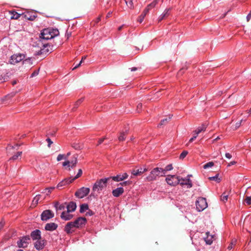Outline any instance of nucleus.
<instances>
[{"label":"nucleus","instance_id":"1","mask_svg":"<svg viewBox=\"0 0 251 251\" xmlns=\"http://www.w3.org/2000/svg\"><path fill=\"white\" fill-rule=\"evenodd\" d=\"M59 32L57 29L47 28L43 30L40 38L45 40H50L57 36Z\"/></svg>","mask_w":251,"mask_h":251},{"label":"nucleus","instance_id":"2","mask_svg":"<svg viewBox=\"0 0 251 251\" xmlns=\"http://www.w3.org/2000/svg\"><path fill=\"white\" fill-rule=\"evenodd\" d=\"M164 175V170H163L162 168L156 167L150 172L146 179L148 181H151L155 180L157 177L163 176Z\"/></svg>","mask_w":251,"mask_h":251},{"label":"nucleus","instance_id":"3","mask_svg":"<svg viewBox=\"0 0 251 251\" xmlns=\"http://www.w3.org/2000/svg\"><path fill=\"white\" fill-rule=\"evenodd\" d=\"M109 179L110 177H107L98 180L93 186V191L100 193L104 188L106 187L107 182Z\"/></svg>","mask_w":251,"mask_h":251},{"label":"nucleus","instance_id":"4","mask_svg":"<svg viewBox=\"0 0 251 251\" xmlns=\"http://www.w3.org/2000/svg\"><path fill=\"white\" fill-rule=\"evenodd\" d=\"M196 206L197 210L202 211L207 207V203L205 198L200 197L196 201Z\"/></svg>","mask_w":251,"mask_h":251},{"label":"nucleus","instance_id":"5","mask_svg":"<svg viewBox=\"0 0 251 251\" xmlns=\"http://www.w3.org/2000/svg\"><path fill=\"white\" fill-rule=\"evenodd\" d=\"M90 191L89 188L82 187L75 192V196L79 199H82L89 193Z\"/></svg>","mask_w":251,"mask_h":251},{"label":"nucleus","instance_id":"6","mask_svg":"<svg viewBox=\"0 0 251 251\" xmlns=\"http://www.w3.org/2000/svg\"><path fill=\"white\" fill-rule=\"evenodd\" d=\"M167 183L172 186H176L179 183V177L176 175H168L166 178Z\"/></svg>","mask_w":251,"mask_h":251},{"label":"nucleus","instance_id":"7","mask_svg":"<svg viewBox=\"0 0 251 251\" xmlns=\"http://www.w3.org/2000/svg\"><path fill=\"white\" fill-rule=\"evenodd\" d=\"M25 57L24 54H15L11 56L9 62L10 64L15 65L23 60Z\"/></svg>","mask_w":251,"mask_h":251},{"label":"nucleus","instance_id":"8","mask_svg":"<svg viewBox=\"0 0 251 251\" xmlns=\"http://www.w3.org/2000/svg\"><path fill=\"white\" fill-rule=\"evenodd\" d=\"M77 157L74 156L71 160H66L63 163V166H67V168L70 171L71 168L75 167L77 164Z\"/></svg>","mask_w":251,"mask_h":251},{"label":"nucleus","instance_id":"9","mask_svg":"<svg viewBox=\"0 0 251 251\" xmlns=\"http://www.w3.org/2000/svg\"><path fill=\"white\" fill-rule=\"evenodd\" d=\"M30 240L29 236H26L23 237L20 240L18 241L17 245L19 248H25L27 246Z\"/></svg>","mask_w":251,"mask_h":251},{"label":"nucleus","instance_id":"10","mask_svg":"<svg viewBox=\"0 0 251 251\" xmlns=\"http://www.w3.org/2000/svg\"><path fill=\"white\" fill-rule=\"evenodd\" d=\"M181 186H186L187 188H190L193 184L191 180L189 178H182L179 177V183Z\"/></svg>","mask_w":251,"mask_h":251},{"label":"nucleus","instance_id":"11","mask_svg":"<svg viewBox=\"0 0 251 251\" xmlns=\"http://www.w3.org/2000/svg\"><path fill=\"white\" fill-rule=\"evenodd\" d=\"M54 216V213L50 210L44 211L41 214L42 221H47Z\"/></svg>","mask_w":251,"mask_h":251},{"label":"nucleus","instance_id":"12","mask_svg":"<svg viewBox=\"0 0 251 251\" xmlns=\"http://www.w3.org/2000/svg\"><path fill=\"white\" fill-rule=\"evenodd\" d=\"M128 176V175L127 173H125L124 174H120L117 175L116 176H114L112 177H110V178H112L114 181L119 182L121 181H123L126 179Z\"/></svg>","mask_w":251,"mask_h":251},{"label":"nucleus","instance_id":"13","mask_svg":"<svg viewBox=\"0 0 251 251\" xmlns=\"http://www.w3.org/2000/svg\"><path fill=\"white\" fill-rule=\"evenodd\" d=\"M86 220L85 218L79 217L73 222L75 228H79L84 225Z\"/></svg>","mask_w":251,"mask_h":251},{"label":"nucleus","instance_id":"14","mask_svg":"<svg viewBox=\"0 0 251 251\" xmlns=\"http://www.w3.org/2000/svg\"><path fill=\"white\" fill-rule=\"evenodd\" d=\"M74 179H72V177L65 178L57 184V187L58 188H62V187L72 183Z\"/></svg>","mask_w":251,"mask_h":251},{"label":"nucleus","instance_id":"15","mask_svg":"<svg viewBox=\"0 0 251 251\" xmlns=\"http://www.w3.org/2000/svg\"><path fill=\"white\" fill-rule=\"evenodd\" d=\"M75 228L73 222H69L65 227V231L68 234L72 233L74 231V228Z\"/></svg>","mask_w":251,"mask_h":251},{"label":"nucleus","instance_id":"16","mask_svg":"<svg viewBox=\"0 0 251 251\" xmlns=\"http://www.w3.org/2000/svg\"><path fill=\"white\" fill-rule=\"evenodd\" d=\"M31 237L33 240H40L41 239V231L36 229L31 233Z\"/></svg>","mask_w":251,"mask_h":251},{"label":"nucleus","instance_id":"17","mask_svg":"<svg viewBox=\"0 0 251 251\" xmlns=\"http://www.w3.org/2000/svg\"><path fill=\"white\" fill-rule=\"evenodd\" d=\"M70 212L63 211L61 215V218L65 221H68L71 220L73 218V215L70 214Z\"/></svg>","mask_w":251,"mask_h":251},{"label":"nucleus","instance_id":"18","mask_svg":"<svg viewBox=\"0 0 251 251\" xmlns=\"http://www.w3.org/2000/svg\"><path fill=\"white\" fill-rule=\"evenodd\" d=\"M57 225L54 223H50L46 225L45 228L46 230L53 231L55 230L57 227Z\"/></svg>","mask_w":251,"mask_h":251},{"label":"nucleus","instance_id":"19","mask_svg":"<svg viewBox=\"0 0 251 251\" xmlns=\"http://www.w3.org/2000/svg\"><path fill=\"white\" fill-rule=\"evenodd\" d=\"M124 192L123 187H118L112 191V195L115 197H118Z\"/></svg>","mask_w":251,"mask_h":251},{"label":"nucleus","instance_id":"20","mask_svg":"<svg viewBox=\"0 0 251 251\" xmlns=\"http://www.w3.org/2000/svg\"><path fill=\"white\" fill-rule=\"evenodd\" d=\"M147 171H148V169L146 168H141L137 170H133L131 172V173L134 176H138V175H140L142 174L143 173H144V172H145Z\"/></svg>","mask_w":251,"mask_h":251},{"label":"nucleus","instance_id":"21","mask_svg":"<svg viewBox=\"0 0 251 251\" xmlns=\"http://www.w3.org/2000/svg\"><path fill=\"white\" fill-rule=\"evenodd\" d=\"M207 125L206 124H203L201 126H199L194 131V133H195L196 134L198 135L201 132L205 131L206 128H207Z\"/></svg>","mask_w":251,"mask_h":251},{"label":"nucleus","instance_id":"22","mask_svg":"<svg viewBox=\"0 0 251 251\" xmlns=\"http://www.w3.org/2000/svg\"><path fill=\"white\" fill-rule=\"evenodd\" d=\"M44 246V241H41L37 240V241L34 244L35 248L38 250H40L43 249Z\"/></svg>","mask_w":251,"mask_h":251},{"label":"nucleus","instance_id":"23","mask_svg":"<svg viewBox=\"0 0 251 251\" xmlns=\"http://www.w3.org/2000/svg\"><path fill=\"white\" fill-rule=\"evenodd\" d=\"M76 207L75 203L74 202H70L67 206V211L68 212H73L75 211Z\"/></svg>","mask_w":251,"mask_h":251},{"label":"nucleus","instance_id":"24","mask_svg":"<svg viewBox=\"0 0 251 251\" xmlns=\"http://www.w3.org/2000/svg\"><path fill=\"white\" fill-rule=\"evenodd\" d=\"M170 10V9H166L163 13L159 17L158 20V21L160 22L162 21L164 18L167 17L170 14L169 11Z\"/></svg>","mask_w":251,"mask_h":251},{"label":"nucleus","instance_id":"25","mask_svg":"<svg viewBox=\"0 0 251 251\" xmlns=\"http://www.w3.org/2000/svg\"><path fill=\"white\" fill-rule=\"evenodd\" d=\"M213 236L209 235L208 233H206V237L204 238L206 243L208 245H211L213 242Z\"/></svg>","mask_w":251,"mask_h":251},{"label":"nucleus","instance_id":"26","mask_svg":"<svg viewBox=\"0 0 251 251\" xmlns=\"http://www.w3.org/2000/svg\"><path fill=\"white\" fill-rule=\"evenodd\" d=\"M40 198H41V195H39L36 196L34 198V199L32 201V204H31L32 206H33V207L35 206L38 204V201L40 200Z\"/></svg>","mask_w":251,"mask_h":251},{"label":"nucleus","instance_id":"27","mask_svg":"<svg viewBox=\"0 0 251 251\" xmlns=\"http://www.w3.org/2000/svg\"><path fill=\"white\" fill-rule=\"evenodd\" d=\"M25 17L27 20L33 21L36 18V16L35 15H31L29 13H27L25 14Z\"/></svg>","mask_w":251,"mask_h":251},{"label":"nucleus","instance_id":"28","mask_svg":"<svg viewBox=\"0 0 251 251\" xmlns=\"http://www.w3.org/2000/svg\"><path fill=\"white\" fill-rule=\"evenodd\" d=\"M88 205L87 204H82L80 205V212L83 213L88 209Z\"/></svg>","mask_w":251,"mask_h":251},{"label":"nucleus","instance_id":"29","mask_svg":"<svg viewBox=\"0 0 251 251\" xmlns=\"http://www.w3.org/2000/svg\"><path fill=\"white\" fill-rule=\"evenodd\" d=\"M32 60L31 58H28L27 59H25L23 61V64L25 65L31 66L32 64Z\"/></svg>","mask_w":251,"mask_h":251},{"label":"nucleus","instance_id":"30","mask_svg":"<svg viewBox=\"0 0 251 251\" xmlns=\"http://www.w3.org/2000/svg\"><path fill=\"white\" fill-rule=\"evenodd\" d=\"M55 207L56 210H62L65 209V205L64 204H60L58 202L55 204Z\"/></svg>","mask_w":251,"mask_h":251},{"label":"nucleus","instance_id":"31","mask_svg":"<svg viewBox=\"0 0 251 251\" xmlns=\"http://www.w3.org/2000/svg\"><path fill=\"white\" fill-rule=\"evenodd\" d=\"M159 1V0H154L151 3L148 5V6L151 9L156 6Z\"/></svg>","mask_w":251,"mask_h":251},{"label":"nucleus","instance_id":"32","mask_svg":"<svg viewBox=\"0 0 251 251\" xmlns=\"http://www.w3.org/2000/svg\"><path fill=\"white\" fill-rule=\"evenodd\" d=\"M218 174H217L216 176H211L209 177V179L212 181H215L217 182H219L220 181V179L218 177Z\"/></svg>","mask_w":251,"mask_h":251},{"label":"nucleus","instance_id":"33","mask_svg":"<svg viewBox=\"0 0 251 251\" xmlns=\"http://www.w3.org/2000/svg\"><path fill=\"white\" fill-rule=\"evenodd\" d=\"M22 154V151H18L15 155H13L10 158V160H15L18 159L19 156H21Z\"/></svg>","mask_w":251,"mask_h":251},{"label":"nucleus","instance_id":"34","mask_svg":"<svg viewBox=\"0 0 251 251\" xmlns=\"http://www.w3.org/2000/svg\"><path fill=\"white\" fill-rule=\"evenodd\" d=\"M126 5L130 8L133 7V3L132 0H125Z\"/></svg>","mask_w":251,"mask_h":251},{"label":"nucleus","instance_id":"35","mask_svg":"<svg viewBox=\"0 0 251 251\" xmlns=\"http://www.w3.org/2000/svg\"><path fill=\"white\" fill-rule=\"evenodd\" d=\"M228 198V195L226 194V193H224L221 196V201H222L223 202H225L227 201Z\"/></svg>","mask_w":251,"mask_h":251},{"label":"nucleus","instance_id":"36","mask_svg":"<svg viewBox=\"0 0 251 251\" xmlns=\"http://www.w3.org/2000/svg\"><path fill=\"white\" fill-rule=\"evenodd\" d=\"M11 13L13 15L11 17V19H18L21 15L20 14L14 11L12 12Z\"/></svg>","mask_w":251,"mask_h":251},{"label":"nucleus","instance_id":"37","mask_svg":"<svg viewBox=\"0 0 251 251\" xmlns=\"http://www.w3.org/2000/svg\"><path fill=\"white\" fill-rule=\"evenodd\" d=\"M173 169L172 164H169L166 166L165 169H163V170H164V175L166 173L167 171H171Z\"/></svg>","mask_w":251,"mask_h":251},{"label":"nucleus","instance_id":"38","mask_svg":"<svg viewBox=\"0 0 251 251\" xmlns=\"http://www.w3.org/2000/svg\"><path fill=\"white\" fill-rule=\"evenodd\" d=\"M171 117H172V116L169 115L168 119L166 118V119L162 120L158 126H161L165 124L166 123H167L168 122V121L171 119Z\"/></svg>","mask_w":251,"mask_h":251},{"label":"nucleus","instance_id":"39","mask_svg":"<svg viewBox=\"0 0 251 251\" xmlns=\"http://www.w3.org/2000/svg\"><path fill=\"white\" fill-rule=\"evenodd\" d=\"M213 165H214V163L212 162H209L207 163L206 164H205V165H204L203 168L205 169H206L212 167V166H213Z\"/></svg>","mask_w":251,"mask_h":251},{"label":"nucleus","instance_id":"40","mask_svg":"<svg viewBox=\"0 0 251 251\" xmlns=\"http://www.w3.org/2000/svg\"><path fill=\"white\" fill-rule=\"evenodd\" d=\"M82 171L81 169H79L78 171V173L77 174H76V175L74 177H72V179H74V180H75V179L78 178V177H79L80 176H81L82 175Z\"/></svg>","mask_w":251,"mask_h":251},{"label":"nucleus","instance_id":"41","mask_svg":"<svg viewBox=\"0 0 251 251\" xmlns=\"http://www.w3.org/2000/svg\"><path fill=\"white\" fill-rule=\"evenodd\" d=\"M146 15H147L146 14L143 12V13L140 16V17L138 20V22L140 23H141L143 21V20L145 18V17L146 16Z\"/></svg>","mask_w":251,"mask_h":251},{"label":"nucleus","instance_id":"42","mask_svg":"<svg viewBox=\"0 0 251 251\" xmlns=\"http://www.w3.org/2000/svg\"><path fill=\"white\" fill-rule=\"evenodd\" d=\"M187 154H188V151H184L180 154V155L179 156V158L181 159H183V158H184L186 157V156L187 155Z\"/></svg>","mask_w":251,"mask_h":251},{"label":"nucleus","instance_id":"43","mask_svg":"<svg viewBox=\"0 0 251 251\" xmlns=\"http://www.w3.org/2000/svg\"><path fill=\"white\" fill-rule=\"evenodd\" d=\"M236 242V240L235 239H233L231 241V242L230 245L228 247L227 249L228 250L232 249L233 248V247H234V246L235 245Z\"/></svg>","mask_w":251,"mask_h":251},{"label":"nucleus","instance_id":"44","mask_svg":"<svg viewBox=\"0 0 251 251\" xmlns=\"http://www.w3.org/2000/svg\"><path fill=\"white\" fill-rule=\"evenodd\" d=\"M245 202L248 204H251V196L250 197H247L245 200Z\"/></svg>","mask_w":251,"mask_h":251},{"label":"nucleus","instance_id":"45","mask_svg":"<svg viewBox=\"0 0 251 251\" xmlns=\"http://www.w3.org/2000/svg\"><path fill=\"white\" fill-rule=\"evenodd\" d=\"M125 139V133L124 132H122L121 133L119 137V140L120 141H122L124 140Z\"/></svg>","mask_w":251,"mask_h":251},{"label":"nucleus","instance_id":"46","mask_svg":"<svg viewBox=\"0 0 251 251\" xmlns=\"http://www.w3.org/2000/svg\"><path fill=\"white\" fill-rule=\"evenodd\" d=\"M83 101V99H80L78 100L75 104L74 108H76L78 106V105Z\"/></svg>","mask_w":251,"mask_h":251},{"label":"nucleus","instance_id":"47","mask_svg":"<svg viewBox=\"0 0 251 251\" xmlns=\"http://www.w3.org/2000/svg\"><path fill=\"white\" fill-rule=\"evenodd\" d=\"M54 187H50V188H47L45 189V193H46L47 195L49 194V193H50L51 191L54 189Z\"/></svg>","mask_w":251,"mask_h":251},{"label":"nucleus","instance_id":"48","mask_svg":"<svg viewBox=\"0 0 251 251\" xmlns=\"http://www.w3.org/2000/svg\"><path fill=\"white\" fill-rule=\"evenodd\" d=\"M63 158H65L64 155L63 154H60L57 156V160L59 161Z\"/></svg>","mask_w":251,"mask_h":251},{"label":"nucleus","instance_id":"49","mask_svg":"<svg viewBox=\"0 0 251 251\" xmlns=\"http://www.w3.org/2000/svg\"><path fill=\"white\" fill-rule=\"evenodd\" d=\"M39 74V70H35L33 72V73L31 75L30 77H33L35 76H37Z\"/></svg>","mask_w":251,"mask_h":251},{"label":"nucleus","instance_id":"50","mask_svg":"<svg viewBox=\"0 0 251 251\" xmlns=\"http://www.w3.org/2000/svg\"><path fill=\"white\" fill-rule=\"evenodd\" d=\"M46 141L47 142H48V147L49 148H50V146H51V145L53 143V142L51 141V140H50V138H48L47 139H46Z\"/></svg>","mask_w":251,"mask_h":251},{"label":"nucleus","instance_id":"51","mask_svg":"<svg viewBox=\"0 0 251 251\" xmlns=\"http://www.w3.org/2000/svg\"><path fill=\"white\" fill-rule=\"evenodd\" d=\"M198 135H197L195 133H194V135L193 136V137H192L189 141V143H191L195 139H196V138L197 137Z\"/></svg>","mask_w":251,"mask_h":251},{"label":"nucleus","instance_id":"52","mask_svg":"<svg viewBox=\"0 0 251 251\" xmlns=\"http://www.w3.org/2000/svg\"><path fill=\"white\" fill-rule=\"evenodd\" d=\"M225 156H226V157L228 159H230L232 157L231 154L229 153H226L225 154Z\"/></svg>","mask_w":251,"mask_h":251},{"label":"nucleus","instance_id":"53","mask_svg":"<svg viewBox=\"0 0 251 251\" xmlns=\"http://www.w3.org/2000/svg\"><path fill=\"white\" fill-rule=\"evenodd\" d=\"M251 18V10L250 12L248 14V15L247 16V20L248 22L250 21V20Z\"/></svg>","mask_w":251,"mask_h":251},{"label":"nucleus","instance_id":"54","mask_svg":"<svg viewBox=\"0 0 251 251\" xmlns=\"http://www.w3.org/2000/svg\"><path fill=\"white\" fill-rule=\"evenodd\" d=\"M236 163V162L235 161H231L230 163H228L227 165V167H230L232 165H235Z\"/></svg>","mask_w":251,"mask_h":251},{"label":"nucleus","instance_id":"55","mask_svg":"<svg viewBox=\"0 0 251 251\" xmlns=\"http://www.w3.org/2000/svg\"><path fill=\"white\" fill-rule=\"evenodd\" d=\"M151 10V9L147 6V7L145 8V9L144 11V13L147 14V13L149 12V11Z\"/></svg>","mask_w":251,"mask_h":251},{"label":"nucleus","instance_id":"56","mask_svg":"<svg viewBox=\"0 0 251 251\" xmlns=\"http://www.w3.org/2000/svg\"><path fill=\"white\" fill-rule=\"evenodd\" d=\"M241 122H242V120H241L239 122H238L236 124L235 129H237L240 126Z\"/></svg>","mask_w":251,"mask_h":251},{"label":"nucleus","instance_id":"57","mask_svg":"<svg viewBox=\"0 0 251 251\" xmlns=\"http://www.w3.org/2000/svg\"><path fill=\"white\" fill-rule=\"evenodd\" d=\"M104 139H105V138L100 139L98 142V145L101 144L103 142Z\"/></svg>","mask_w":251,"mask_h":251},{"label":"nucleus","instance_id":"58","mask_svg":"<svg viewBox=\"0 0 251 251\" xmlns=\"http://www.w3.org/2000/svg\"><path fill=\"white\" fill-rule=\"evenodd\" d=\"M82 61H80V62L76 66H75L73 70L75 69L76 68H78L81 64Z\"/></svg>","mask_w":251,"mask_h":251},{"label":"nucleus","instance_id":"59","mask_svg":"<svg viewBox=\"0 0 251 251\" xmlns=\"http://www.w3.org/2000/svg\"><path fill=\"white\" fill-rule=\"evenodd\" d=\"M14 149L13 146H9L7 148V151H8L10 150L11 149Z\"/></svg>","mask_w":251,"mask_h":251},{"label":"nucleus","instance_id":"60","mask_svg":"<svg viewBox=\"0 0 251 251\" xmlns=\"http://www.w3.org/2000/svg\"><path fill=\"white\" fill-rule=\"evenodd\" d=\"M4 226V223L2 222H0V230L2 229Z\"/></svg>","mask_w":251,"mask_h":251},{"label":"nucleus","instance_id":"61","mask_svg":"<svg viewBox=\"0 0 251 251\" xmlns=\"http://www.w3.org/2000/svg\"><path fill=\"white\" fill-rule=\"evenodd\" d=\"M142 107V103H139L137 105V109H140Z\"/></svg>","mask_w":251,"mask_h":251},{"label":"nucleus","instance_id":"62","mask_svg":"<svg viewBox=\"0 0 251 251\" xmlns=\"http://www.w3.org/2000/svg\"><path fill=\"white\" fill-rule=\"evenodd\" d=\"M73 147L75 148V149H80V147L79 146L74 145L73 146Z\"/></svg>","mask_w":251,"mask_h":251},{"label":"nucleus","instance_id":"63","mask_svg":"<svg viewBox=\"0 0 251 251\" xmlns=\"http://www.w3.org/2000/svg\"><path fill=\"white\" fill-rule=\"evenodd\" d=\"M128 183V181H125V182H123V183H120V184L122 185H126Z\"/></svg>","mask_w":251,"mask_h":251},{"label":"nucleus","instance_id":"64","mask_svg":"<svg viewBox=\"0 0 251 251\" xmlns=\"http://www.w3.org/2000/svg\"><path fill=\"white\" fill-rule=\"evenodd\" d=\"M219 139H220V137L219 136H218L217 138H216L215 139L213 140V143H214L215 141H217Z\"/></svg>","mask_w":251,"mask_h":251}]
</instances>
